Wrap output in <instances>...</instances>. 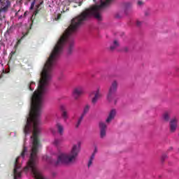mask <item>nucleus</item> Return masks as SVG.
<instances>
[{"mask_svg": "<svg viewBox=\"0 0 179 179\" xmlns=\"http://www.w3.org/2000/svg\"><path fill=\"white\" fill-rule=\"evenodd\" d=\"M29 169L31 171V173L35 179H45L43 177V175L37 169V162H27V166L24 167V171H27Z\"/></svg>", "mask_w": 179, "mask_h": 179, "instance_id": "7ed1b4c3", "label": "nucleus"}, {"mask_svg": "<svg viewBox=\"0 0 179 179\" xmlns=\"http://www.w3.org/2000/svg\"><path fill=\"white\" fill-rule=\"evenodd\" d=\"M83 93H84L83 86L79 85V86L76 87V88H74V90L73 91V98L76 100H78L79 99V97H80L82 96V94H83Z\"/></svg>", "mask_w": 179, "mask_h": 179, "instance_id": "0eeeda50", "label": "nucleus"}, {"mask_svg": "<svg viewBox=\"0 0 179 179\" xmlns=\"http://www.w3.org/2000/svg\"><path fill=\"white\" fill-rule=\"evenodd\" d=\"M119 46H120V43H118V41L115 40L113 41V45L110 47V51H114V50H115V48H117Z\"/></svg>", "mask_w": 179, "mask_h": 179, "instance_id": "dca6fc26", "label": "nucleus"}, {"mask_svg": "<svg viewBox=\"0 0 179 179\" xmlns=\"http://www.w3.org/2000/svg\"><path fill=\"white\" fill-rule=\"evenodd\" d=\"M79 152H80V143L73 145L69 153H62L58 156L55 166H58V164H73V163H76V159H78Z\"/></svg>", "mask_w": 179, "mask_h": 179, "instance_id": "f257e3e1", "label": "nucleus"}, {"mask_svg": "<svg viewBox=\"0 0 179 179\" xmlns=\"http://www.w3.org/2000/svg\"><path fill=\"white\" fill-rule=\"evenodd\" d=\"M34 82H32V83H31V84H30V85H34Z\"/></svg>", "mask_w": 179, "mask_h": 179, "instance_id": "e433bc0d", "label": "nucleus"}, {"mask_svg": "<svg viewBox=\"0 0 179 179\" xmlns=\"http://www.w3.org/2000/svg\"><path fill=\"white\" fill-rule=\"evenodd\" d=\"M59 143H61V140L58 138L55 139V141H53V145H55V146H58Z\"/></svg>", "mask_w": 179, "mask_h": 179, "instance_id": "4be33fe9", "label": "nucleus"}, {"mask_svg": "<svg viewBox=\"0 0 179 179\" xmlns=\"http://www.w3.org/2000/svg\"><path fill=\"white\" fill-rule=\"evenodd\" d=\"M43 3H44V1H41L40 3H38V5L36 6V10L34 13V15H35V16L38 15V13L40 12V10L43 8V7H41V5Z\"/></svg>", "mask_w": 179, "mask_h": 179, "instance_id": "4468645a", "label": "nucleus"}, {"mask_svg": "<svg viewBox=\"0 0 179 179\" xmlns=\"http://www.w3.org/2000/svg\"><path fill=\"white\" fill-rule=\"evenodd\" d=\"M56 127L57 132L60 136L64 135V126L61 123H57Z\"/></svg>", "mask_w": 179, "mask_h": 179, "instance_id": "9b49d317", "label": "nucleus"}, {"mask_svg": "<svg viewBox=\"0 0 179 179\" xmlns=\"http://www.w3.org/2000/svg\"><path fill=\"white\" fill-rule=\"evenodd\" d=\"M178 122V119L177 117H173L170 121V131L171 132H176L177 129V124Z\"/></svg>", "mask_w": 179, "mask_h": 179, "instance_id": "1a4fd4ad", "label": "nucleus"}, {"mask_svg": "<svg viewBox=\"0 0 179 179\" xmlns=\"http://www.w3.org/2000/svg\"><path fill=\"white\" fill-rule=\"evenodd\" d=\"M90 110V105L87 104L83 108V112L82 113L83 115L85 116L86 114L89 113V110Z\"/></svg>", "mask_w": 179, "mask_h": 179, "instance_id": "f3484780", "label": "nucleus"}, {"mask_svg": "<svg viewBox=\"0 0 179 179\" xmlns=\"http://www.w3.org/2000/svg\"><path fill=\"white\" fill-rule=\"evenodd\" d=\"M115 115H117V110L112 109L108 114V117L106 120V124H110L114 118H115Z\"/></svg>", "mask_w": 179, "mask_h": 179, "instance_id": "9d476101", "label": "nucleus"}, {"mask_svg": "<svg viewBox=\"0 0 179 179\" xmlns=\"http://www.w3.org/2000/svg\"><path fill=\"white\" fill-rule=\"evenodd\" d=\"M92 94H93L94 96L92 98L91 103L93 106H96L99 99L103 97V94H101L100 87H97L95 91L92 92Z\"/></svg>", "mask_w": 179, "mask_h": 179, "instance_id": "39448f33", "label": "nucleus"}, {"mask_svg": "<svg viewBox=\"0 0 179 179\" xmlns=\"http://www.w3.org/2000/svg\"><path fill=\"white\" fill-rule=\"evenodd\" d=\"M15 54H16V52H13V51L11 52V53H10L11 55H15Z\"/></svg>", "mask_w": 179, "mask_h": 179, "instance_id": "7c9ffc66", "label": "nucleus"}, {"mask_svg": "<svg viewBox=\"0 0 179 179\" xmlns=\"http://www.w3.org/2000/svg\"><path fill=\"white\" fill-rule=\"evenodd\" d=\"M118 89V81L113 80L111 83V85L108 89V92L107 94V100L108 101H113V99L115 96V93H117V90Z\"/></svg>", "mask_w": 179, "mask_h": 179, "instance_id": "20e7f679", "label": "nucleus"}, {"mask_svg": "<svg viewBox=\"0 0 179 179\" xmlns=\"http://www.w3.org/2000/svg\"><path fill=\"white\" fill-rule=\"evenodd\" d=\"M26 152H27V148L24 147L23 148L22 152L21 153V156L22 157H24V155H26Z\"/></svg>", "mask_w": 179, "mask_h": 179, "instance_id": "5701e85b", "label": "nucleus"}, {"mask_svg": "<svg viewBox=\"0 0 179 179\" xmlns=\"http://www.w3.org/2000/svg\"><path fill=\"white\" fill-rule=\"evenodd\" d=\"M19 157L16 158L14 163V170H13V176L14 179L20 178L22 177V172L17 171L18 169H20V165H19Z\"/></svg>", "mask_w": 179, "mask_h": 179, "instance_id": "423d86ee", "label": "nucleus"}, {"mask_svg": "<svg viewBox=\"0 0 179 179\" xmlns=\"http://www.w3.org/2000/svg\"><path fill=\"white\" fill-rule=\"evenodd\" d=\"M93 160H94V155H91L88 162V167H90L93 164Z\"/></svg>", "mask_w": 179, "mask_h": 179, "instance_id": "aec40b11", "label": "nucleus"}, {"mask_svg": "<svg viewBox=\"0 0 179 179\" xmlns=\"http://www.w3.org/2000/svg\"><path fill=\"white\" fill-rule=\"evenodd\" d=\"M96 153H97V148H95L94 152L92 153V155H94V157L96 156Z\"/></svg>", "mask_w": 179, "mask_h": 179, "instance_id": "bb28decb", "label": "nucleus"}, {"mask_svg": "<svg viewBox=\"0 0 179 179\" xmlns=\"http://www.w3.org/2000/svg\"><path fill=\"white\" fill-rule=\"evenodd\" d=\"M137 4L138 5V6H142V5H143V1H138Z\"/></svg>", "mask_w": 179, "mask_h": 179, "instance_id": "a878e982", "label": "nucleus"}, {"mask_svg": "<svg viewBox=\"0 0 179 179\" xmlns=\"http://www.w3.org/2000/svg\"><path fill=\"white\" fill-rule=\"evenodd\" d=\"M62 117L64 120V121H66V120H68L69 118L68 112H66V110H63L62 113Z\"/></svg>", "mask_w": 179, "mask_h": 179, "instance_id": "6ab92c4d", "label": "nucleus"}, {"mask_svg": "<svg viewBox=\"0 0 179 179\" xmlns=\"http://www.w3.org/2000/svg\"><path fill=\"white\" fill-rule=\"evenodd\" d=\"M169 151L173 150V147H170L169 149L168 150Z\"/></svg>", "mask_w": 179, "mask_h": 179, "instance_id": "473e14b6", "label": "nucleus"}, {"mask_svg": "<svg viewBox=\"0 0 179 179\" xmlns=\"http://www.w3.org/2000/svg\"><path fill=\"white\" fill-rule=\"evenodd\" d=\"M28 87L29 88V90H33V89H31V87H30V85H28Z\"/></svg>", "mask_w": 179, "mask_h": 179, "instance_id": "2f4dec72", "label": "nucleus"}, {"mask_svg": "<svg viewBox=\"0 0 179 179\" xmlns=\"http://www.w3.org/2000/svg\"><path fill=\"white\" fill-rule=\"evenodd\" d=\"M99 128H100V138L103 139V138H106V129H107V124L104 122H99Z\"/></svg>", "mask_w": 179, "mask_h": 179, "instance_id": "6e6552de", "label": "nucleus"}, {"mask_svg": "<svg viewBox=\"0 0 179 179\" xmlns=\"http://www.w3.org/2000/svg\"><path fill=\"white\" fill-rule=\"evenodd\" d=\"M167 155L166 154H163L161 157V162H162V163L164 162V160L167 159Z\"/></svg>", "mask_w": 179, "mask_h": 179, "instance_id": "b1692460", "label": "nucleus"}, {"mask_svg": "<svg viewBox=\"0 0 179 179\" xmlns=\"http://www.w3.org/2000/svg\"><path fill=\"white\" fill-rule=\"evenodd\" d=\"M17 13H19V12H17V13H15V16H17Z\"/></svg>", "mask_w": 179, "mask_h": 179, "instance_id": "c9c22d12", "label": "nucleus"}, {"mask_svg": "<svg viewBox=\"0 0 179 179\" xmlns=\"http://www.w3.org/2000/svg\"><path fill=\"white\" fill-rule=\"evenodd\" d=\"M12 33H13V27H10L9 28H8L7 31L5 32L4 36L5 37H8V36H9L10 34H12Z\"/></svg>", "mask_w": 179, "mask_h": 179, "instance_id": "a211bd4d", "label": "nucleus"}, {"mask_svg": "<svg viewBox=\"0 0 179 179\" xmlns=\"http://www.w3.org/2000/svg\"><path fill=\"white\" fill-rule=\"evenodd\" d=\"M117 101H118V97H117V95H115V96L113 98V100L110 103L113 102V104L115 105V104H117Z\"/></svg>", "mask_w": 179, "mask_h": 179, "instance_id": "412c9836", "label": "nucleus"}, {"mask_svg": "<svg viewBox=\"0 0 179 179\" xmlns=\"http://www.w3.org/2000/svg\"><path fill=\"white\" fill-rule=\"evenodd\" d=\"M83 118H85V115L82 114L78 117L76 124V128H79L80 124H82V121H83Z\"/></svg>", "mask_w": 179, "mask_h": 179, "instance_id": "2eb2a0df", "label": "nucleus"}, {"mask_svg": "<svg viewBox=\"0 0 179 179\" xmlns=\"http://www.w3.org/2000/svg\"><path fill=\"white\" fill-rule=\"evenodd\" d=\"M0 20L6 22V13L11 6L10 0H0Z\"/></svg>", "mask_w": 179, "mask_h": 179, "instance_id": "f03ea898", "label": "nucleus"}, {"mask_svg": "<svg viewBox=\"0 0 179 179\" xmlns=\"http://www.w3.org/2000/svg\"><path fill=\"white\" fill-rule=\"evenodd\" d=\"M22 1L23 0H17V2H19V3H22Z\"/></svg>", "mask_w": 179, "mask_h": 179, "instance_id": "72a5a7b5", "label": "nucleus"}, {"mask_svg": "<svg viewBox=\"0 0 179 179\" xmlns=\"http://www.w3.org/2000/svg\"><path fill=\"white\" fill-rule=\"evenodd\" d=\"M124 6H125L126 9H129V8H131V6H132V4L131 3H126L124 4Z\"/></svg>", "mask_w": 179, "mask_h": 179, "instance_id": "393cba45", "label": "nucleus"}, {"mask_svg": "<svg viewBox=\"0 0 179 179\" xmlns=\"http://www.w3.org/2000/svg\"><path fill=\"white\" fill-rule=\"evenodd\" d=\"M142 24V22L141 21H137L136 22V25L137 26H141Z\"/></svg>", "mask_w": 179, "mask_h": 179, "instance_id": "cd10ccee", "label": "nucleus"}, {"mask_svg": "<svg viewBox=\"0 0 179 179\" xmlns=\"http://www.w3.org/2000/svg\"><path fill=\"white\" fill-rule=\"evenodd\" d=\"M170 114H171V112L165 111L162 115L163 120L166 122H169V121H170Z\"/></svg>", "mask_w": 179, "mask_h": 179, "instance_id": "ddd939ff", "label": "nucleus"}, {"mask_svg": "<svg viewBox=\"0 0 179 179\" xmlns=\"http://www.w3.org/2000/svg\"><path fill=\"white\" fill-rule=\"evenodd\" d=\"M82 3H83V2H82V1H80V2L78 3V6H82Z\"/></svg>", "mask_w": 179, "mask_h": 179, "instance_id": "c85d7f7f", "label": "nucleus"}, {"mask_svg": "<svg viewBox=\"0 0 179 179\" xmlns=\"http://www.w3.org/2000/svg\"><path fill=\"white\" fill-rule=\"evenodd\" d=\"M29 34V31H27V33L23 34V36L21 37L20 39H19L16 44L14 46V48H15V50L19 47V45H20V44H22V41L24 38V37H26V36H27Z\"/></svg>", "mask_w": 179, "mask_h": 179, "instance_id": "f8f14e48", "label": "nucleus"}, {"mask_svg": "<svg viewBox=\"0 0 179 179\" xmlns=\"http://www.w3.org/2000/svg\"><path fill=\"white\" fill-rule=\"evenodd\" d=\"M22 17H23V15H20L18 19H22Z\"/></svg>", "mask_w": 179, "mask_h": 179, "instance_id": "f704fd0d", "label": "nucleus"}, {"mask_svg": "<svg viewBox=\"0 0 179 179\" xmlns=\"http://www.w3.org/2000/svg\"><path fill=\"white\" fill-rule=\"evenodd\" d=\"M26 16H27V12H25V13H24L23 17H26Z\"/></svg>", "mask_w": 179, "mask_h": 179, "instance_id": "c756f323", "label": "nucleus"}]
</instances>
